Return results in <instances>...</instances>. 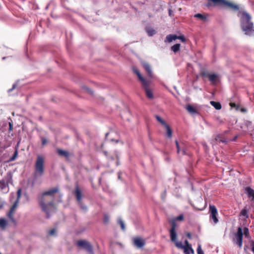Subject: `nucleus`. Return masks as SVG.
<instances>
[{"instance_id":"1","label":"nucleus","mask_w":254,"mask_h":254,"mask_svg":"<svg viewBox=\"0 0 254 254\" xmlns=\"http://www.w3.org/2000/svg\"><path fill=\"white\" fill-rule=\"evenodd\" d=\"M59 190V188L55 187L43 192L38 196L39 205L42 211L46 213L47 218L50 217V213L52 209L56 208L54 202V196Z\"/></svg>"},{"instance_id":"2","label":"nucleus","mask_w":254,"mask_h":254,"mask_svg":"<svg viewBox=\"0 0 254 254\" xmlns=\"http://www.w3.org/2000/svg\"><path fill=\"white\" fill-rule=\"evenodd\" d=\"M251 16L246 12H243L242 18V28L247 35H251L254 33L253 23L250 22Z\"/></svg>"},{"instance_id":"3","label":"nucleus","mask_w":254,"mask_h":254,"mask_svg":"<svg viewBox=\"0 0 254 254\" xmlns=\"http://www.w3.org/2000/svg\"><path fill=\"white\" fill-rule=\"evenodd\" d=\"M251 16L246 12H243L242 18V28L247 35H251L254 33L253 23L250 22Z\"/></svg>"},{"instance_id":"4","label":"nucleus","mask_w":254,"mask_h":254,"mask_svg":"<svg viewBox=\"0 0 254 254\" xmlns=\"http://www.w3.org/2000/svg\"><path fill=\"white\" fill-rule=\"evenodd\" d=\"M124 146V143L123 140L119 137L118 138L117 136H114V137L112 138V147L115 151V160H116L115 163L117 166L120 165V158L121 155L117 152L118 151L123 148Z\"/></svg>"},{"instance_id":"5","label":"nucleus","mask_w":254,"mask_h":254,"mask_svg":"<svg viewBox=\"0 0 254 254\" xmlns=\"http://www.w3.org/2000/svg\"><path fill=\"white\" fill-rule=\"evenodd\" d=\"M44 157L41 155H37L35 163V176H42L44 172Z\"/></svg>"},{"instance_id":"6","label":"nucleus","mask_w":254,"mask_h":254,"mask_svg":"<svg viewBox=\"0 0 254 254\" xmlns=\"http://www.w3.org/2000/svg\"><path fill=\"white\" fill-rule=\"evenodd\" d=\"M243 235H244L245 237L247 238H251L249 229L248 228H244L243 232L242 228L241 227H239L238 228V231L236 234V236L237 237V244L238 245L240 248L242 247V240Z\"/></svg>"},{"instance_id":"7","label":"nucleus","mask_w":254,"mask_h":254,"mask_svg":"<svg viewBox=\"0 0 254 254\" xmlns=\"http://www.w3.org/2000/svg\"><path fill=\"white\" fill-rule=\"evenodd\" d=\"M17 201H15L11 207L9 211L7 213V217L10 219L11 223L14 225H17V221L14 218V215L15 213V209L17 207Z\"/></svg>"},{"instance_id":"8","label":"nucleus","mask_w":254,"mask_h":254,"mask_svg":"<svg viewBox=\"0 0 254 254\" xmlns=\"http://www.w3.org/2000/svg\"><path fill=\"white\" fill-rule=\"evenodd\" d=\"M76 246L82 248L90 253H93V247L91 244L86 240H79L76 242Z\"/></svg>"},{"instance_id":"9","label":"nucleus","mask_w":254,"mask_h":254,"mask_svg":"<svg viewBox=\"0 0 254 254\" xmlns=\"http://www.w3.org/2000/svg\"><path fill=\"white\" fill-rule=\"evenodd\" d=\"M73 193L75 194L76 199L79 204V205L83 209H86V207L84 206H82V203L81 201V199L83 196L82 191L79 186L78 185H76L75 188V190Z\"/></svg>"},{"instance_id":"10","label":"nucleus","mask_w":254,"mask_h":254,"mask_svg":"<svg viewBox=\"0 0 254 254\" xmlns=\"http://www.w3.org/2000/svg\"><path fill=\"white\" fill-rule=\"evenodd\" d=\"M132 241L134 246L138 249L143 248L146 243L145 240L139 237L133 238Z\"/></svg>"},{"instance_id":"11","label":"nucleus","mask_w":254,"mask_h":254,"mask_svg":"<svg viewBox=\"0 0 254 254\" xmlns=\"http://www.w3.org/2000/svg\"><path fill=\"white\" fill-rule=\"evenodd\" d=\"M176 246L178 248L183 249L185 254H190L194 253V251L191 246L184 247L182 242L176 243Z\"/></svg>"},{"instance_id":"12","label":"nucleus","mask_w":254,"mask_h":254,"mask_svg":"<svg viewBox=\"0 0 254 254\" xmlns=\"http://www.w3.org/2000/svg\"><path fill=\"white\" fill-rule=\"evenodd\" d=\"M132 70H133V71L134 72V73H135L137 75L139 79L140 80V81L142 83V86H146L147 85H149L150 84V82L149 81L146 80L141 75V74L140 73L139 70L137 68L133 67L132 68Z\"/></svg>"},{"instance_id":"13","label":"nucleus","mask_w":254,"mask_h":254,"mask_svg":"<svg viewBox=\"0 0 254 254\" xmlns=\"http://www.w3.org/2000/svg\"><path fill=\"white\" fill-rule=\"evenodd\" d=\"M209 210L210 211L212 218L215 223H216L218 222V220L216 217V215L217 214V210L216 208V207L213 205H210L209 206Z\"/></svg>"},{"instance_id":"14","label":"nucleus","mask_w":254,"mask_h":254,"mask_svg":"<svg viewBox=\"0 0 254 254\" xmlns=\"http://www.w3.org/2000/svg\"><path fill=\"white\" fill-rule=\"evenodd\" d=\"M245 192L248 195L249 198L254 199V190L250 187H247L245 189Z\"/></svg>"},{"instance_id":"15","label":"nucleus","mask_w":254,"mask_h":254,"mask_svg":"<svg viewBox=\"0 0 254 254\" xmlns=\"http://www.w3.org/2000/svg\"><path fill=\"white\" fill-rule=\"evenodd\" d=\"M8 186V179L4 178L0 180V189L4 190Z\"/></svg>"},{"instance_id":"16","label":"nucleus","mask_w":254,"mask_h":254,"mask_svg":"<svg viewBox=\"0 0 254 254\" xmlns=\"http://www.w3.org/2000/svg\"><path fill=\"white\" fill-rule=\"evenodd\" d=\"M148 86L149 85H147L146 86H143L144 87V88L145 89V91L146 96L148 98H149L150 99H152L154 98L153 94L151 90L148 87Z\"/></svg>"},{"instance_id":"17","label":"nucleus","mask_w":254,"mask_h":254,"mask_svg":"<svg viewBox=\"0 0 254 254\" xmlns=\"http://www.w3.org/2000/svg\"><path fill=\"white\" fill-rule=\"evenodd\" d=\"M209 80L213 83L215 84L218 80L219 76L216 74H209L207 75Z\"/></svg>"},{"instance_id":"18","label":"nucleus","mask_w":254,"mask_h":254,"mask_svg":"<svg viewBox=\"0 0 254 254\" xmlns=\"http://www.w3.org/2000/svg\"><path fill=\"white\" fill-rule=\"evenodd\" d=\"M170 238H171V240L174 242L175 243V244L176 245V243H177L178 242V241H176V239H177V233L176 232V230H170Z\"/></svg>"},{"instance_id":"19","label":"nucleus","mask_w":254,"mask_h":254,"mask_svg":"<svg viewBox=\"0 0 254 254\" xmlns=\"http://www.w3.org/2000/svg\"><path fill=\"white\" fill-rule=\"evenodd\" d=\"M57 151L58 154L61 156H64L66 158H68L69 156V153L66 151L61 149H57Z\"/></svg>"},{"instance_id":"20","label":"nucleus","mask_w":254,"mask_h":254,"mask_svg":"<svg viewBox=\"0 0 254 254\" xmlns=\"http://www.w3.org/2000/svg\"><path fill=\"white\" fill-rule=\"evenodd\" d=\"M8 225L7 220L3 218H0V227L2 229L4 230Z\"/></svg>"},{"instance_id":"21","label":"nucleus","mask_w":254,"mask_h":254,"mask_svg":"<svg viewBox=\"0 0 254 254\" xmlns=\"http://www.w3.org/2000/svg\"><path fill=\"white\" fill-rule=\"evenodd\" d=\"M142 64L145 70H146L148 75L150 77L152 76V72L150 65L145 62H143Z\"/></svg>"},{"instance_id":"22","label":"nucleus","mask_w":254,"mask_h":254,"mask_svg":"<svg viewBox=\"0 0 254 254\" xmlns=\"http://www.w3.org/2000/svg\"><path fill=\"white\" fill-rule=\"evenodd\" d=\"M178 39V36L176 35H169L166 37L165 42H171L173 40Z\"/></svg>"},{"instance_id":"23","label":"nucleus","mask_w":254,"mask_h":254,"mask_svg":"<svg viewBox=\"0 0 254 254\" xmlns=\"http://www.w3.org/2000/svg\"><path fill=\"white\" fill-rule=\"evenodd\" d=\"M165 128H166V130L167 136L169 138H171L172 137L173 131H172V130L171 129V127L168 125L167 126L165 127Z\"/></svg>"},{"instance_id":"24","label":"nucleus","mask_w":254,"mask_h":254,"mask_svg":"<svg viewBox=\"0 0 254 254\" xmlns=\"http://www.w3.org/2000/svg\"><path fill=\"white\" fill-rule=\"evenodd\" d=\"M155 117L157 121L164 127L168 125L165 121L160 116L156 115Z\"/></svg>"},{"instance_id":"25","label":"nucleus","mask_w":254,"mask_h":254,"mask_svg":"<svg viewBox=\"0 0 254 254\" xmlns=\"http://www.w3.org/2000/svg\"><path fill=\"white\" fill-rule=\"evenodd\" d=\"M210 104L213 106L216 110H220L221 109V105L219 102L215 101H210Z\"/></svg>"},{"instance_id":"26","label":"nucleus","mask_w":254,"mask_h":254,"mask_svg":"<svg viewBox=\"0 0 254 254\" xmlns=\"http://www.w3.org/2000/svg\"><path fill=\"white\" fill-rule=\"evenodd\" d=\"M186 109L187 111L191 114L196 113L195 109L190 105H187Z\"/></svg>"},{"instance_id":"27","label":"nucleus","mask_w":254,"mask_h":254,"mask_svg":"<svg viewBox=\"0 0 254 254\" xmlns=\"http://www.w3.org/2000/svg\"><path fill=\"white\" fill-rule=\"evenodd\" d=\"M180 44H177L171 47V49L174 52L176 53L180 50Z\"/></svg>"},{"instance_id":"28","label":"nucleus","mask_w":254,"mask_h":254,"mask_svg":"<svg viewBox=\"0 0 254 254\" xmlns=\"http://www.w3.org/2000/svg\"><path fill=\"white\" fill-rule=\"evenodd\" d=\"M146 31L149 36H152L156 33V31L154 29L151 28H147Z\"/></svg>"},{"instance_id":"29","label":"nucleus","mask_w":254,"mask_h":254,"mask_svg":"<svg viewBox=\"0 0 254 254\" xmlns=\"http://www.w3.org/2000/svg\"><path fill=\"white\" fill-rule=\"evenodd\" d=\"M248 212L249 211L246 209H243L241 211L240 215L248 218L249 217Z\"/></svg>"},{"instance_id":"30","label":"nucleus","mask_w":254,"mask_h":254,"mask_svg":"<svg viewBox=\"0 0 254 254\" xmlns=\"http://www.w3.org/2000/svg\"><path fill=\"white\" fill-rule=\"evenodd\" d=\"M118 221L119 224L120 225L122 229L123 230H125L126 227H125V223H124V221H123V220L121 218H119Z\"/></svg>"},{"instance_id":"31","label":"nucleus","mask_w":254,"mask_h":254,"mask_svg":"<svg viewBox=\"0 0 254 254\" xmlns=\"http://www.w3.org/2000/svg\"><path fill=\"white\" fill-rule=\"evenodd\" d=\"M110 220V217L107 214H104V217H103V222L106 225L108 224Z\"/></svg>"},{"instance_id":"32","label":"nucleus","mask_w":254,"mask_h":254,"mask_svg":"<svg viewBox=\"0 0 254 254\" xmlns=\"http://www.w3.org/2000/svg\"><path fill=\"white\" fill-rule=\"evenodd\" d=\"M195 17L199 18L202 20H205L206 19V17L205 15H203L200 13H197L194 15Z\"/></svg>"},{"instance_id":"33","label":"nucleus","mask_w":254,"mask_h":254,"mask_svg":"<svg viewBox=\"0 0 254 254\" xmlns=\"http://www.w3.org/2000/svg\"><path fill=\"white\" fill-rule=\"evenodd\" d=\"M246 125L248 129H249L251 131L254 130V127H253L252 126V124H251V122L247 121V122L246 123Z\"/></svg>"},{"instance_id":"34","label":"nucleus","mask_w":254,"mask_h":254,"mask_svg":"<svg viewBox=\"0 0 254 254\" xmlns=\"http://www.w3.org/2000/svg\"><path fill=\"white\" fill-rule=\"evenodd\" d=\"M21 190L19 189L17 191V199L15 201H17V203H18L19 199L21 197Z\"/></svg>"},{"instance_id":"35","label":"nucleus","mask_w":254,"mask_h":254,"mask_svg":"<svg viewBox=\"0 0 254 254\" xmlns=\"http://www.w3.org/2000/svg\"><path fill=\"white\" fill-rule=\"evenodd\" d=\"M175 219H173L171 221V224H172V228L170 230H173L174 231V230H176L175 229H176V223H175Z\"/></svg>"},{"instance_id":"36","label":"nucleus","mask_w":254,"mask_h":254,"mask_svg":"<svg viewBox=\"0 0 254 254\" xmlns=\"http://www.w3.org/2000/svg\"><path fill=\"white\" fill-rule=\"evenodd\" d=\"M197 254H204L203 251L201 249V246L198 245L197 249Z\"/></svg>"},{"instance_id":"37","label":"nucleus","mask_w":254,"mask_h":254,"mask_svg":"<svg viewBox=\"0 0 254 254\" xmlns=\"http://www.w3.org/2000/svg\"><path fill=\"white\" fill-rule=\"evenodd\" d=\"M41 140H42V144L43 146H44L48 143L47 139L46 138H45V137H41Z\"/></svg>"},{"instance_id":"38","label":"nucleus","mask_w":254,"mask_h":254,"mask_svg":"<svg viewBox=\"0 0 254 254\" xmlns=\"http://www.w3.org/2000/svg\"><path fill=\"white\" fill-rule=\"evenodd\" d=\"M56 231L55 229H52L49 231L48 234L49 235H54L56 234Z\"/></svg>"},{"instance_id":"39","label":"nucleus","mask_w":254,"mask_h":254,"mask_svg":"<svg viewBox=\"0 0 254 254\" xmlns=\"http://www.w3.org/2000/svg\"><path fill=\"white\" fill-rule=\"evenodd\" d=\"M184 219V216L183 215H180L178 216L175 220H179V221H182Z\"/></svg>"},{"instance_id":"40","label":"nucleus","mask_w":254,"mask_h":254,"mask_svg":"<svg viewBox=\"0 0 254 254\" xmlns=\"http://www.w3.org/2000/svg\"><path fill=\"white\" fill-rule=\"evenodd\" d=\"M17 151H16L14 152V153L13 155V156H12V157L11 158L10 160H11V161L14 160V159L17 157Z\"/></svg>"},{"instance_id":"41","label":"nucleus","mask_w":254,"mask_h":254,"mask_svg":"<svg viewBox=\"0 0 254 254\" xmlns=\"http://www.w3.org/2000/svg\"><path fill=\"white\" fill-rule=\"evenodd\" d=\"M178 39L181 40L183 42H186V39L183 36H178Z\"/></svg>"},{"instance_id":"42","label":"nucleus","mask_w":254,"mask_h":254,"mask_svg":"<svg viewBox=\"0 0 254 254\" xmlns=\"http://www.w3.org/2000/svg\"><path fill=\"white\" fill-rule=\"evenodd\" d=\"M250 246L252 249V251L254 253V241H251Z\"/></svg>"},{"instance_id":"43","label":"nucleus","mask_w":254,"mask_h":254,"mask_svg":"<svg viewBox=\"0 0 254 254\" xmlns=\"http://www.w3.org/2000/svg\"><path fill=\"white\" fill-rule=\"evenodd\" d=\"M9 131H11L13 130V125L11 123L9 122Z\"/></svg>"},{"instance_id":"44","label":"nucleus","mask_w":254,"mask_h":254,"mask_svg":"<svg viewBox=\"0 0 254 254\" xmlns=\"http://www.w3.org/2000/svg\"><path fill=\"white\" fill-rule=\"evenodd\" d=\"M16 86H17V85H16V84H13V85H12V87L11 88L9 89L8 90V92H11L13 89H14L16 88Z\"/></svg>"},{"instance_id":"45","label":"nucleus","mask_w":254,"mask_h":254,"mask_svg":"<svg viewBox=\"0 0 254 254\" xmlns=\"http://www.w3.org/2000/svg\"><path fill=\"white\" fill-rule=\"evenodd\" d=\"M175 143L176 144V147L177 148V152H178V153H179L180 152V147H179V143L177 140H176Z\"/></svg>"},{"instance_id":"46","label":"nucleus","mask_w":254,"mask_h":254,"mask_svg":"<svg viewBox=\"0 0 254 254\" xmlns=\"http://www.w3.org/2000/svg\"><path fill=\"white\" fill-rule=\"evenodd\" d=\"M185 245L184 246V247H188V246H191V245L189 244L188 240H186L185 241Z\"/></svg>"},{"instance_id":"47","label":"nucleus","mask_w":254,"mask_h":254,"mask_svg":"<svg viewBox=\"0 0 254 254\" xmlns=\"http://www.w3.org/2000/svg\"><path fill=\"white\" fill-rule=\"evenodd\" d=\"M230 105L232 107H234L236 106V104L235 103H230Z\"/></svg>"},{"instance_id":"48","label":"nucleus","mask_w":254,"mask_h":254,"mask_svg":"<svg viewBox=\"0 0 254 254\" xmlns=\"http://www.w3.org/2000/svg\"><path fill=\"white\" fill-rule=\"evenodd\" d=\"M187 236L190 238L191 237V234L189 233L187 234Z\"/></svg>"},{"instance_id":"49","label":"nucleus","mask_w":254,"mask_h":254,"mask_svg":"<svg viewBox=\"0 0 254 254\" xmlns=\"http://www.w3.org/2000/svg\"><path fill=\"white\" fill-rule=\"evenodd\" d=\"M118 177H119V179L121 178V173H119Z\"/></svg>"},{"instance_id":"50","label":"nucleus","mask_w":254,"mask_h":254,"mask_svg":"<svg viewBox=\"0 0 254 254\" xmlns=\"http://www.w3.org/2000/svg\"><path fill=\"white\" fill-rule=\"evenodd\" d=\"M241 111H242V112H245L246 110V109H242Z\"/></svg>"},{"instance_id":"51","label":"nucleus","mask_w":254,"mask_h":254,"mask_svg":"<svg viewBox=\"0 0 254 254\" xmlns=\"http://www.w3.org/2000/svg\"><path fill=\"white\" fill-rule=\"evenodd\" d=\"M237 138V136H235V138H234L233 140H234V141L236 140Z\"/></svg>"},{"instance_id":"52","label":"nucleus","mask_w":254,"mask_h":254,"mask_svg":"<svg viewBox=\"0 0 254 254\" xmlns=\"http://www.w3.org/2000/svg\"><path fill=\"white\" fill-rule=\"evenodd\" d=\"M2 207H3V205H0V209L2 208Z\"/></svg>"},{"instance_id":"53","label":"nucleus","mask_w":254,"mask_h":254,"mask_svg":"<svg viewBox=\"0 0 254 254\" xmlns=\"http://www.w3.org/2000/svg\"><path fill=\"white\" fill-rule=\"evenodd\" d=\"M0 254H1L0 253Z\"/></svg>"}]
</instances>
